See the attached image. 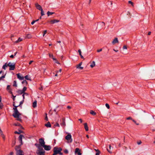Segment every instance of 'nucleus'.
<instances>
[{
    "instance_id": "55",
    "label": "nucleus",
    "mask_w": 155,
    "mask_h": 155,
    "mask_svg": "<svg viewBox=\"0 0 155 155\" xmlns=\"http://www.w3.org/2000/svg\"><path fill=\"white\" fill-rule=\"evenodd\" d=\"M133 121L137 125H138L139 124V123H137L136 121H135L134 120H133Z\"/></svg>"
},
{
    "instance_id": "15",
    "label": "nucleus",
    "mask_w": 155,
    "mask_h": 155,
    "mask_svg": "<svg viewBox=\"0 0 155 155\" xmlns=\"http://www.w3.org/2000/svg\"><path fill=\"white\" fill-rule=\"evenodd\" d=\"M116 43H118V41L117 38H115L112 41V43L113 44H114Z\"/></svg>"
},
{
    "instance_id": "28",
    "label": "nucleus",
    "mask_w": 155,
    "mask_h": 155,
    "mask_svg": "<svg viewBox=\"0 0 155 155\" xmlns=\"http://www.w3.org/2000/svg\"><path fill=\"white\" fill-rule=\"evenodd\" d=\"M78 52L79 53L81 57V58H84L83 56L81 55V52L80 49H79L78 50Z\"/></svg>"
},
{
    "instance_id": "42",
    "label": "nucleus",
    "mask_w": 155,
    "mask_h": 155,
    "mask_svg": "<svg viewBox=\"0 0 155 155\" xmlns=\"http://www.w3.org/2000/svg\"><path fill=\"white\" fill-rule=\"evenodd\" d=\"M3 105L2 103L1 102H0V109H2L3 107Z\"/></svg>"
},
{
    "instance_id": "59",
    "label": "nucleus",
    "mask_w": 155,
    "mask_h": 155,
    "mask_svg": "<svg viewBox=\"0 0 155 155\" xmlns=\"http://www.w3.org/2000/svg\"><path fill=\"white\" fill-rule=\"evenodd\" d=\"M102 51V49L101 48L100 49L97 50V52H99L101 51Z\"/></svg>"
},
{
    "instance_id": "3",
    "label": "nucleus",
    "mask_w": 155,
    "mask_h": 155,
    "mask_svg": "<svg viewBox=\"0 0 155 155\" xmlns=\"http://www.w3.org/2000/svg\"><path fill=\"white\" fill-rule=\"evenodd\" d=\"M21 114L18 111V109L14 110V113L12 114V116L14 117H17L18 116H21Z\"/></svg>"
},
{
    "instance_id": "9",
    "label": "nucleus",
    "mask_w": 155,
    "mask_h": 155,
    "mask_svg": "<svg viewBox=\"0 0 155 155\" xmlns=\"http://www.w3.org/2000/svg\"><path fill=\"white\" fill-rule=\"evenodd\" d=\"M80 152L81 150L78 148H77L75 150V153H77L78 155H81V153Z\"/></svg>"
},
{
    "instance_id": "64",
    "label": "nucleus",
    "mask_w": 155,
    "mask_h": 155,
    "mask_svg": "<svg viewBox=\"0 0 155 155\" xmlns=\"http://www.w3.org/2000/svg\"><path fill=\"white\" fill-rule=\"evenodd\" d=\"M67 108L68 109H69L71 108V107L69 106H68L67 107Z\"/></svg>"
},
{
    "instance_id": "60",
    "label": "nucleus",
    "mask_w": 155,
    "mask_h": 155,
    "mask_svg": "<svg viewBox=\"0 0 155 155\" xmlns=\"http://www.w3.org/2000/svg\"><path fill=\"white\" fill-rule=\"evenodd\" d=\"M47 32V30H45L43 34V36H44Z\"/></svg>"
},
{
    "instance_id": "23",
    "label": "nucleus",
    "mask_w": 155,
    "mask_h": 155,
    "mask_svg": "<svg viewBox=\"0 0 155 155\" xmlns=\"http://www.w3.org/2000/svg\"><path fill=\"white\" fill-rule=\"evenodd\" d=\"M17 93L19 94H24V92L22 91V90H18L17 91Z\"/></svg>"
},
{
    "instance_id": "50",
    "label": "nucleus",
    "mask_w": 155,
    "mask_h": 155,
    "mask_svg": "<svg viewBox=\"0 0 155 155\" xmlns=\"http://www.w3.org/2000/svg\"><path fill=\"white\" fill-rule=\"evenodd\" d=\"M105 106L108 109H109L110 108V107L109 105L108 104H106Z\"/></svg>"
},
{
    "instance_id": "44",
    "label": "nucleus",
    "mask_w": 155,
    "mask_h": 155,
    "mask_svg": "<svg viewBox=\"0 0 155 155\" xmlns=\"http://www.w3.org/2000/svg\"><path fill=\"white\" fill-rule=\"evenodd\" d=\"M49 56L50 58H52L53 59V58H54L53 57V55L52 54H49Z\"/></svg>"
},
{
    "instance_id": "29",
    "label": "nucleus",
    "mask_w": 155,
    "mask_h": 155,
    "mask_svg": "<svg viewBox=\"0 0 155 155\" xmlns=\"http://www.w3.org/2000/svg\"><path fill=\"white\" fill-rule=\"evenodd\" d=\"M25 79L27 80H31L30 78L29 77V75L28 74L25 76Z\"/></svg>"
},
{
    "instance_id": "22",
    "label": "nucleus",
    "mask_w": 155,
    "mask_h": 155,
    "mask_svg": "<svg viewBox=\"0 0 155 155\" xmlns=\"http://www.w3.org/2000/svg\"><path fill=\"white\" fill-rule=\"evenodd\" d=\"M13 106L14 107L13 108V109L14 110H15V109H17V107H19V106H15V102H13Z\"/></svg>"
},
{
    "instance_id": "18",
    "label": "nucleus",
    "mask_w": 155,
    "mask_h": 155,
    "mask_svg": "<svg viewBox=\"0 0 155 155\" xmlns=\"http://www.w3.org/2000/svg\"><path fill=\"white\" fill-rule=\"evenodd\" d=\"M84 128L86 131H87L88 130V128L87 126V124L85 123L84 124Z\"/></svg>"
},
{
    "instance_id": "27",
    "label": "nucleus",
    "mask_w": 155,
    "mask_h": 155,
    "mask_svg": "<svg viewBox=\"0 0 155 155\" xmlns=\"http://www.w3.org/2000/svg\"><path fill=\"white\" fill-rule=\"evenodd\" d=\"M20 116H18L17 117H15V118H16V120H17L19 121L20 122L22 121V120L21 118V117H20Z\"/></svg>"
},
{
    "instance_id": "14",
    "label": "nucleus",
    "mask_w": 155,
    "mask_h": 155,
    "mask_svg": "<svg viewBox=\"0 0 155 155\" xmlns=\"http://www.w3.org/2000/svg\"><path fill=\"white\" fill-rule=\"evenodd\" d=\"M23 151L20 150L16 151L17 155H22Z\"/></svg>"
},
{
    "instance_id": "48",
    "label": "nucleus",
    "mask_w": 155,
    "mask_h": 155,
    "mask_svg": "<svg viewBox=\"0 0 155 155\" xmlns=\"http://www.w3.org/2000/svg\"><path fill=\"white\" fill-rule=\"evenodd\" d=\"M45 119L47 121L48 120V119L47 117V114L46 113L45 114Z\"/></svg>"
},
{
    "instance_id": "40",
    "label": "nucleus",
    "mask_w": 155,
    "mask_h": 155,
    "mask_svg": "<svg viewBox=\"0 0 155 155\" xmlns=\"http://www.w3.org/2000/svg\"><path fill=\"white\" fill-rule=\"evenodd\" d=\"M111 146L110 145L109 146V150L108 149V148L107 149V150L110 153H112V152L110 150L111 149Z\"/></svg>"
},
{
    "instance_id": "4",
    "label": "nucleus",
    "mask_w": 155,
    "mask_h": 155,
    "mask_svg": "<svg viewBox=\"0 0 155 155\" xmlns=\"http://www.w3.org/2000/svg\"><path fill=\"white\" fill-rule=\"evenodd\" d=\"M65 139L68 141V143H71L72 141L71 136L70 134H68L65 137Z\"/></svg>"
},
{
    "instance_id": "30",
    "label": "nucleus",
    "mask_w": 155,
    "mask_h": 155,
    "mask_svg": "<svg viewBox=\"0 0 155 155\" xmlns=\"http://www.w3.org/2000/svg\"><path fill=\"white\" fill-rule=\"evenodd\" d=\"M95 65V62L94 61H93L92 62V63L90 65V67L92 68H93L94 67Z\"/></svg>"
},
{
    "instance_id": "6",
    "label": "nucleus",
    "mask_w": 155,
    "mask_h": 155,
    "mask_svg": "<svg viewBox=\"0 0 155 155\" xmlns=\"http://www.w3.org/2000/svg\"><path fill=\"white\" fill-rule=\"evenodd\" d=\"M25 138V137L23 135H20L18 137V140L19 141L21 145L23 144L22 138Z\"/></svg>"
},
{
    "instance_id": "51",
    "label": "nucleus",
    "mask_w": 155,
    "mask_h": 155,
    "mask_svg": "<svg viewBox=\"0 0 155 155\" xmlns=\"http://www.w3.org/2000/svg\"><path fill=\"white\" fill-rule=\"evenodd\" d=\"M6 89H7V90H10L11 89L10 85H7Z\"/></svg>"
},
{
    "instance_id": "31",
    "label": "nucleus",
    "mask_w": 155,
    "mask_h": 155,
    "mask_svg": "<svg viewBox=\"0 0 155 155\" xmlns=\"http://www.w3.org/2000/svg\"><path fill=\"white\" fill-rule=\"evenodd\" d=\"M36 106H37V101H35L33 102V107L34 108H35L36 107Z\"/></svg>"
},
{
    "instance_id": "32",
    "label": "nucleus",
    "mask_w": 155,
    "mask_h": 155,
    "mask_svg": "<svg viewBox=\"0 0 155 155\" xmlns=\"http://www.w3.org/2000/svg\"><path fill=\"white\" fill-rule=\"evenodd\" d=\"M54 13V12H50L49 11H48L47 13V14L48 16H49L50 15H52Z\"/></svg>"
},
{
    "instance_id": "53",
    "label": "nucleus",
    "mask_w": 155,
    "mask_h": 155,
    "mask_svg": "<svg viewBox=\"0 0 155 155\" xmlns=\"http://www.w3.org/2000/svg\"><path fill=\"white\" fill-rule=\"evenodd\" d=\"M54 126H57V127H60V125H59V124L58 123H56L55 124H54Z\"/></svg>"
},
{
    "instance_id": "47",
    "label": "nucleus",
    "mask_w": 155,
    "mask_h": 155,
    "mask_svg": "<svg viewBox=\"0 0 155 155\" xmlns=\"http://www.w3.org/2000/svg\"><path fill=\"white\" fill-rule=\"evenodd\" d=\"M126 119L127 120H131L133 121V119L131 117H130L126 118Z\"/></svg>"
},
{
    "instance_id": "56",
    "label": "nucleus",
    "mask_w": 155,
    "mask_h": 155,
    "mask_svg": "<svg viewBox=\"0 0 155 155\" xmlns=\"http://www.w3.org/2000/svg\"><path fill=\"white\" fill-rule=\"evenodd\" d=\"M142 143L141 141L140 140L138 141L137 142V143L138 145Z\"/></svg>"
},
{
    "instance_id": "39",
    "label": "nucleus",
    "mask_w": 155,
    "mask_h": 155,
    "mask_svg": "<svg viewBox=\"0 0 155 155\" xmlns=\"http://www.w3.org/2000/svg\"><path fill=\"white\" fill-rule=\"evenodd\" d=\"M27 89V88L26 87H24L23 89L22 90V91H23V92H24V93H25V92L26 91Z\"/></svg>"
},
{
    "instance_id": "26",
    "label": "nucleus",
    "mask_w": 155,
    "mask_h": 155,
    "mask_svg": "<svg viewBox=\"0 0 155 155\" xmlns=\"http://www.w3.org/2000/svg\"><path fill=\"white\" fill-rule=\"evenodd\" d=\"M19 132H17V131H15V132L14 133L15 134H20L21 133H23V131L22 130H18Z\"/></svg>"
},
{
    "instance_id": "46",
    "label": "nucleus",
    "mask_w": 155,
    "mask_h": 155,
    "mask_svg": "<svg viewBox=\"0 0 155 155\" xmlns=\"http://www.w3.org/2000/svg\"><path fill=\"white\" fill-rule=\"evenodd\" d=\"M128 3L129 4H130L131 5L133 6H134V3L132 2L131 1H128Z\"/></svg>"
},
{
    "instance_id": "1",
    "label": "nucleus",
    "mask_w": 155,
    "mask_h": 155,
    "mask_svg": "<svg viewBox=\"0 0 155 155\" xmlns=\"http://www.w3.org/2000/svg\"><path fill=\"white\" fill-rule=\"evenodd\" d=\"M62 149L61 147H55L53 149L54 153L52 155H56L59 154L60 151H61Z\"/></svg>"
},
{
    "instance_id": "2",
    "label": "nucleus",
    "mask_w": 155,
    "mask_h": 155,
    "mask_svg": "<svg viewBox=\"0 0 155 155\" xmlns=\"http://www.w3.org/2000/svg\"><path fill=\"white\" fill-rule=\"evenodd\" d=\"M45 151L42 147L38 150L36 151V153L38 155H45Z\"/></svg>"
},
{
    "instance_id": "43",
    "label": "nucleus",
    "mask_w": 155,
    "mask_h": 155,
    "mask_svg": "<svg viewBox=\"0 0 155 155\" xmlns=\"http://www.w3.org/2000/svg\"><path fill=\"white\" fill-rule=\"evenodd\" d=\"M22 40V39L21 38H19L18 40L16 41V43H18L19 42L21 41Z\"/></svg>"
},
{
    "instance_id": "41",
    "label": "nucleus",
    "mask_w": 155,
    "mask_h": 155,
    "mask_svg": "<svg viewBox=\"0 0 155 155\" xmlns=\"http://www.w3.org/2000/svg\"><path fill=\"white\" fill-rule=\"evenodd\" d=\"M1 134V135L2 136V137L3 139L4 140H5V136L4 135V134H3V133H1L0 134Z\"/></svg>"
},
{
    "instance_id": "7",
    "label": "nucleus",
    "mask_w": 155,
    "mask_h": 155,
    "mask_svg": "<svg viewBox=\"0 0 155 155\" xmlns=\"http://www.w3.org/2000/svg\"><path fill=\"white\" fill-rule=\"evenodd\" d=\"M43 147L44 148L45 150H49L51 149V147L49 145H45Z\"/></svg>"
},
{
    "instance_id": "12",
    "label": "nucleus",
    "mask_w": 155,
    "mask_h": 155,
    "mask_svg": "<svg viewBox=\"0 0 155 155\" xmlns=\"http://www.w3.org/2000/svg\"><path fill=\"white\" fill-rule=\"evenodd\" d=\"M59 21V20L57 19H54L51 20L50 21V23L51 24H54V23H57Z\"/></svg>"
},
{
    "instance_id": "8",
    "label": "nucleus",
    "mask_w": 155,
    "mask_h": 155,
    "mask_svg": "<svg viewBox=\"0 0 155 155\" xmlns=\"http://www.w3.org/2000/svg\"><path fill=\"white\" fill-rule=\"evenodd\" d=\"M82 64V62H81L78 64L76 65V68H79L81 70H82L83 69V67L81 66Z\"/></svg>"
},
{
    "instance_id": "49",
    "label": "nucleus",
    "mask_w": 155,
    "mask_h": 155,
    "mask_svg": "<svg viewBox=\"0 0 155 155\" xmlns=\"http://www.w3.org/2000/svg\"><path fill=\"white\" fill-rule=\"evenodd\" d=\"M64 152L65 154H67L68 153V151L67 149H65L64 150Z\"/></svg>"
},
{
    "instance_id": "37",
    "label": "nucleus",
    "mask_w": 155,
    "mask_h": 155,
    "mask_svg": "<svg viewBox=\"0 0 155 155\" xmlns=\"http://www.w3.org/2000/svg\"><path fill=\"white\" fill-rule=\"evenodd\" d=\"M26 37L28 38H31V36L30 34H27L26 36Z\"/></svg>"
},
{
    "instance_id": "45",
    "label": "nucleus",
    "mask_w": 155,
    "mask_h": 155,
    "mask_svg": "<svg viewBox=\"0 0 155 155\" xmlns=\"http://www.w3.org/2000/svg\"><path fill=\"white\" fill-rule=\"evenodd\" d=\"M40 11H41V16L44 15H45V14L44 13V12L43 11V9H42V10H41Z\"/></svg>"
},
{
    "instance_id": "19",
    "label": "nucleus",
    "mask_w": 155,
    "mask_h": 155,
    "mask_svg": "<svg viewBox=\"0 0 155 155\" xmlns=\"http://www.w3.org/2000/svg\"><path fill=\"white\" fill-rule=\"evenodd\" d=\"M14 125L15 126H19L20 127V128H21V129H24L23 127H22L21 125L19 123H17V124H14Z\"/></svg>"
},
{
    "instance_id": "54",
    "label": "nucleus",
    "mask_w": 155,
    "mask_h": 155,
    "mask_svg": "<svg viewBox=\"0 0 155 155\" xmlns=\"http://www.w3.org/2000/svg\"><path fill=\"white\" fill-rule=\"evenodd\" d=\"M15 63H12L11 62H9L8 64V66H10V65H13V64H14Z\"/></svg>"
},
{
    "instance_id": "34",
    "label": "nucleus",
    "mask_w": 155,
    "mask_h": 155,
    "mask_svg": "<svg viewBox=\"0 0 155 155\" xmlns=\"http://www.w3.org/2000/svg\"><path fill=\"white\" fill-rule=\"evenodd\" d=\"M13 87H17V84L16 83V81H13Z\"/></svg>"
},
{
    "instance_id": "25",
    "label": "nucleus",
    "mask_w": 155,
    "mask_h": 155,
    "mask_svg": "<svg viewBox=\"0 0 155 155\" xmlns=\"http://www.w3.org/2000/svg\"><path fill=\"white\" fill-rule=\"evenodd\" d=\"M90 113L91 114L93 115H95L96 114V113L94 111H93V110H91Z\"/></svg>"
},
{
    "instance_id": "36",
    "label": "nucleus",
    "mask_w": 155,
    "mask_h": 155,
    "mask_svg": "<svg viewBox=\"0 0 155 155\" xmlns=\"http://www.w3.org/2000/svg\"><path fill=\"white\" fill-rule=\"evenodd\" d=\"M97 151V153H96L95 155H99L100 154V152L98 150H95Z\"/></svg>"
},
{
    "instance_id": "16",
    "label": "nucleus",
    "mask_w": 155,
    "mask_h": 155,
    "mask_svg": "<svg viewBox=\"0 0 155 155\" xmlns=\"http://www.w3.org/2000/svg\"><path fill=\"white\" fill-rule=\"evenodd\" d=\"M65 119L63 118L62 119V122L60 124L62 126H65L66 125Z\"/></svg>"
},
{
    "instance_id": "35",
    "label": "nucleus",
    "mask_w": 155,
    "mask_h": 155,
    "mask_svg": "<svg viewBox=\"0 0 155 155\" xmlns=\"http://www.w3.org/2000/svg\"><path fill=\"white\" fill-rule=\"evenodd\" d=\"M22 83L24 85H27L28 84L27 81L25 80H24L22 82Z\"/></svg>"
},
{
    "instance_id": "20",
    "label": "nucleus",
    "mask_w": 155,
    "mask_h": 155,
    "mask_svg": "<svg viewBox=\"0 0 155 155\" xmlns=\"http://www.w3.org/2000/svg\"><path fill=\"white\" fill-rule=\"evenodd\" d=\"M45 126L47 127H51V125L49 122H48L47 124H45Z\"/></svg>"
},
{
    "instance_id": "38",
    "label": "nucleus",
    "mask_w": 155,
    "mask_h": 155,
    "mask_svg": "<svg viewBox=\"0 0 155 155\" xmlns=\"http://www.w3.org/2000/svg\"><path fill=\"white\" fill-rule=\"evenodd\" d=\"M53 60L55 61V62L58 64H60V63L58 62V60L55 58H53Z\"/></svg>"
},
{
    "instance_id": "52",
    "label": "nucleus",
    "mask_w": 155,
    "mask_h": 155,
    "mask_svg": "<svg viewBox=\"0 0 155 155\" xmlns=\"http://www.w3.org/2000/svg\"><path fill=\"white\" fill-rule=\"evenodd\" d=\"M100 24L102 26H104L105 25V23L104 22H102L100 23Z\"/></svg>"
},
{
    "instance_id": "57",
    "label": "nucleus",
    "mask_w": 155,
    "mask_h": 155,
    "mask_svg": "<svg viewBox=\"0 0 155 155\" xmlns=\"http://www.w3.org/2000/svg\"><path fill=\"white\" fill-rule=\"evenodd\" d=\"M5 75H3L2 76V77H0V80L2 79L3 78H5Z\"/></svg>"
},
{
    "instance_id": "5",
    "label": "nucleus",
    "mask_w": 155,
    "mask_h": 155,
    "mask_svg": "<svg viewBox=\"0 0 155 155\" xmlns=\"http://www.w3.org/2000/svg\"><path fill=\"white\" fill-rule=\"evenodd\" d=\"M39 143L41 147H43L45 144V142L43 138H41L39 139Z\"/></svg>"
},
{
    "instance_id": "33",
    "label": "nucleus",
    "mask_w": 155,
    "mask_h": 155,
    "mask_svg": "<svg viewBox=\"0 0 155 155\" xmlns=\"http://www.w3.org/2000/svg\"><path fill=\"white\" fill-rule=\"evenodd\" d=\"M24 100H22V101H21L20 102V104H19L18 105V106H19V107H22V106L21 105V104H22L23 102H24Z\"/></svg>"
},
{
    "instance_id": "17",
    "label": "nucleus",
    "mask_w": 155,
    "mask_h": 155,
    "mask_svg": "<svg viewBox=\"0 0 155 155\" xmlns=\"http://www.w3.org/2000/svg\"><path fill=\"white\" fill-rule=\"evenodd\" d=\"M22 145H21V144L20 145H19L18 146H16L15 147V150L16 151H18V150H20V149L21 147V146Z\"/></svg>"
},
{
    "instance_id": "58",
    "label": "nucleus",
    "mask_w": 155,
    "mask_h": 155,
    "mask_svg": "<svg viewBox=\"0 0 155 155\" xmlns=\"http://www.w3.org/2000/svg\"><path fill=\"white\" fill-rule=\"evenodd\" d=\"M12 97H13V98H12L13 100L14 101H15V97H16V96H14L13 94H12Z\"/></svg>"
},
{
    "instance_id": "11",
    "label": "nucleus",
    "mask_w": 155,
    "mask_h": 155,
    "mask_svg": "<svg viewBox=\"0 0 155 155\" xmlns=\"http://www.w3.org/2000/svg\"><path fill=\"white\" fill-rule=\"evenodd\" d=\"M9 67H10L9 70H13L15 69V64H14L13 65H10Z\"/></svg>"
},
{
    "instance_id": "62",
    "label": "nucleus",
    "mask_w": 155,
    "mask_h": 155,
    "mask_svg": "<svg viewBox=\"0 0 155 155\" xmlns=\"http://www.w3.org/2000/svg\"><path fill=\"white\" fill-rule=\"evenodd\" d=\"M9 92L11 94H12V95L13 94V93H12V91L11 90H9Z\"/></svg>"
},
{
    "instance_id": "21",
    "label": "nucleus",
    "mask_w": 155,
    "mask_h": 155,
    "mask_svg": "<svg viewBox=\"0 0 155 155\" xmlns=\"http://www.w3.org/2000/svg\"><path fill=\"white\" fill-rule=\"evenodd\" d=\"M8 66V63H5L4 65L2 67V68L3 69L5 70L6 68H7Z\"/></svg>"
},
{
    "instance_id": "13",
    "label": "nucleus",
    "mask_w": 155,
    "mask_h": 155,
    "mask_svg": "<svg viewBox=\"0 0 155 155\" xmlns=\"http://www.w3.org/2000/svg\"><path fill=\"white\" fill-rule=\"evenodd\" d=\"M35 6L39 10H41L42 9L41 6L38 4H35Z\"/></svg>"
},
{
    "instance_id": "24",
    "label": "nucleus",
    "mask_w": 155,
    "mask_h": 155,
    "mask_svg": "<svg viewBox=\"0 0 155 155\" xmlns=\"http://www.w3.org/2000/svg\"><path fill=\"white\" fill-rule=\"evenodd\" d=\"M35 146L38 148V150L41 148L42 147L40 146V145L37 143H35Z\"/></svg>"
},
{
    "instance_id": "61",
    "label": "nucleus",
    "mask_w": 155,
    "mask_h": 155,
    "mask_svg": "<svg viewBox=\"0 0 155 155\" xmlns=\"http://www.w3.org/2000/svg\"><path fill=\"white\" fill-rule=\"evenodd\" d=\"M123 48V49H127V47L126 45H124Z\"/></svg>"
},
{
    "instance_id": "10",
    "label": "nucleus",
    "mask_w": 155,
    "mask_h": 155,
    "mask_svg": "<svg viewBox=\"0 0 155 155\" xmlns=\"http://www.w3.org/2000/svg\"><path fill=\"white\" fill-rule=\"evenodd\" d=\"M16 75L17 78L20 80H22L24 79V77L22 76H21L20 73L17 74Z\"/></svg>"
},
{
    "instance_id": "63",
    "label": "nucleus",
    "mask_w": 155,
    "mask_h": 155,
    "mask_svg": "<svg viewBox=\"0 0 155 155\" xmlns=\"http://www.w3.org/2000/svg\"><path fill=\"white\" fill-rule=\"evenodd\" d=\"M35 21H34V20H33V21H32V22H31V24L32 25H33V24H34V23H35Z\"/></svg>"
}]
</instances>
